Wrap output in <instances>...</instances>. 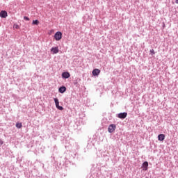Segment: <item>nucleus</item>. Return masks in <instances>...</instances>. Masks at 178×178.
Here are the masks:
<instances>
[{
    "label": "nucleus",
    "instance_id": "nucleus-1",
    "mask_svg": "<svg viewBox=\"0 0 178 178\" xmlns=\"http://www.w3.org/2000/svg\"><path fill=\"white\" fill-rule=\"evenodd\" d=\"M54 39L56 40V41H60V40H62V32L57 31L54 34Z\"/></svg>",
    "mask_w": 178,
    "mask_h": 178
},
{
    "label": "nucleus",
    "instance_id": "nucleus-2",
    "mask_svg": "<svg viewBox=\"0 0 178 178\" xmlns=\"http://www.w3.org/2000/svg\"><path fill=\"white\" fill-rule=\"evenodd\" d=\"M116 130V124H111L108 127V133H113Z\"/></svg>",
    "mask_w": 178,
    "mask_h": 178
},
{
    "label": "nucleus",
    "instance_id": "nucleus-3",
    "mask_svg": "<svg viewBox=\"0 0 178 178\" xmlns=\"http://www.w3.org/2000/svg\"><path fill=\"white\" fill-rule=\"evenodd\" d=\"M54 102L56 104V107L58 111H63V106H59V99L58 98H54Z\"/></svg>",
    "mask_w": 178,
    "mask_h": 178
},
{
    "label": "nucleus",
    "instance_id": "nucleus-4",
    "mask_svg": "<svg viewBox=\"0 0 178 178\" xmlns=\"http://www.w3.org/2000/svg\"><path fill=\"white\" fill-rule=\"evenodd\" d=\"M118 118H119V119H126V118H127V113H120L118 114Z\"/></svg>",
    "mask_w": 178,
    "mask_h": 178
},
{
    "label": "nucleus",
    "instance_id": "nucleus-5",
    "mask_svg": "<svg viewBox=\"0 0 178 178\" xmlns=\"http://www.w3.org/2000/svg\"><path fill=\"white\" fill-rule=\"evenodd\" d=\"M8 16V12H6V10H1L0 12V17H1V19H6Z\"/></svg>",
    "mask_w": 178,
    "mask_h": 178
},
{
    "label": "nucleus",
    "instance_id": "nucleus-6",
    "mask_svg": "<svg viewBox=\"0 0 178 178\" xmlns=\"http://www.w3.org/2000/svg\"><path fill=\"white\" fill-rule=\"evenodd\" d=\"M142 169L144 172L148 170V161H144L142 164Z\"/></svg>",
    "mask_w": 178,
    "mask_h": 178
},
{
    "label": "nucleus",
    "instance_id": "nucleus-7",
    "mask_svg": "<svg viewBox=\"0 0 178 178\" xmlns=\"http://www.w3.org/2000/svg\"><path fill=\"white\" fill-rule=\"evenodd\" d=\"M62 79H69L70 77V73L69 72H63L61 74Z\"/></svg>",
    "mask_w": 178,
    "mask_h": 178
},
{
    "label": "nucleus",
    "instance_id": "nucleus-8",
    "mask_svg": "<svg viewBox=\"0 0 178 178\" xmlns=\"http://www.w3.org/2000/svg\"><path fill=\"white\" fill-rule=\"evenodd\" d=\"M101 73V70L99 69H94L92 72V76H99V74Z\"/></svg>",
    "mask_w": 178,
    "mask_h": 178
},
{
    "label": "nucleus",
    "instance_id": "nucleus-9",
    "mask_svg": "<svg viewBox=\"0 0 178 178\" xmlns=\"http://www.w3.org/2000/svg\"><path fill=\"white\" fill-rule=\"evenodd\" d=\"M66 86H60L59 88H58V92H60V94H64V92H66Z\"/></svg>",
    "mask_w": 178,
    "mask_h": 178
},
{
    "label": "nucleus",
    "instance_id": "nucleus-10",
    "mask_svg": "<svg viewBox=\"0 0 178 178\" xmlns=\"http://www.w3.org/2000/svg\"><path fill=\"white\" fill-rule=\"evenodd\" d=\"M51 51L53 52V54H58L59 52V49L58 47H52Z\"/></svg>",
    "mask_w": 178,
    "mask_h": 178
},
{
    "label": "nucleus",
    "instance_id": "nucleus-11",
    "mask_svg": "<svg viewBox=\"0 0 178 178\" xmlns=\"http://www.w3.org/2000/svg\"><path fill=\"white\" fill-rule=\"evenodd\" d=\"M158 140L159 141H163L165 140V134H159Z\"/></svg>",
    "mask_w": 178,
    "mask_h": 178
},
{
    "label": "nucleus",
    "instance_id": "nucleus-12",
    "mask_svg": "<svg viewBox=\"0 0 178 178\" xmlns=\"http://www.w3.org/2000/svg\"><path fill=\"white\" fill-rule=\"evenodd\" d=\"M32 24H34L35 26H38V24H40V21H38V19L33 20L32 22Z\"/></svg>",
    "mask_w": 178,
    "mask_h": 178
},
{
    "label": "nucleus",
    "instance_id": "nucleus-13",
    "mask_svg": "<svg viewBox=\"0 0 178 178\" xmlns=\"http://www.w3.org/2000/svg\"><path fill=\"white\" fill-rule=\"evenodd\" d=\"M15 126H16L17 129H22V122H17Z\"/></svg>",
    "mask_w": 178,
    "mask_h": 178
},
{
    "label": "nucleus",
    "instance_id": "nucleus-14",
    "mask_svg": "<svg viewBox=\"0 0 178 178\" xmlns=\"http://www.w3.org/2000/svg\"><path fill=\"white\" fill-rule=\"evenodd\" d=\"M24 20H26V22H29L30 20V18H29V17L24 16Z\"/></svg>",
    "mask_w": 178,
    "mask_h": 178
},
{
    "label": "nucleus",
    "instance_id": "nucleus-15",
    "mask_svg": "<svg viewBox=\"0 0 178 178\" xmlns=\"http://www.w3.org/2000/svg\"><path fill=\"white\" fill-rule=\"evenodd\" d=\"M149 52L152 54V55H155V51L154 49H151Z\"/></svg>",
    "mask_w": 178,
    "mask_h": 178
},
{
    "label": "nucleus",
    "instance_id": "nucleus-16",
    "mask_svg": "<svg viewBox=\"0 0 178 178\" xmlns=\"http://www.w3.org/2000/svg\"><path fill=\"white\" fill-rule=\"evenodd\" d=\"M77 84H79V82H77V81H75L74 82V86H76V87H77Z\"/></svg>",
    "mask_w": 178,
    "mask_h": 178
},
{
    "label": "nucleus",
    "instance_id": "nucleus-17",
    "mask_svg": "<svg viewBox=\"0 0 178 178\" xmlns=\"http://www.w3.org/2000/svg\"><path fill=\"white\" fill-rule=\"evenodd\" d=\"M15 29H19V25H16Z\"/></svg>",
    "mask_w": 178,
    "mask_h": 178
},
{
    "label": "nucleus",
    "instance_id": "nucleus-18",
    "mask_svg": "<svg viewBox=\"0 0 178 178\" xmlns=\"http://www.w3.org/2000/svg\"><path fill=\"white\" fill-rule=\"evenodd\" d=\"M164 27H166V26L165 25V24H163V29H164Z\"/></svg>",
    "mask_w": 178,
    "mask_h": 178
},
{
    "label": "nucleus",
    "instance_id": "nucleus-19",
    "mask_svg": "<svg viewBox=\"0 0 178 178\" xmlns=\"http://www.w3.org/2000/svg\"><path fill=\"white\" fill-rule=\"evenodd\" d=\"M175 3L178 4V0H175Z\"/></svg>",
    "mask_w": 178,
    "mask_h": 178
},
{
    "label": "nucleus",
    "instance_id": "nucleus-20",
    "mask_svg": "<svg viewBox=\"0 0 178 178\" xmlns=\"http://www.w3.org/2000/svg\"><path fill=\"white\" fill-rule=\"evenodd\" d=\"M2 144H3V143L1 142V145H2Z\"/></svg>",
    "mask_w": 178,
    "mask_h": 178
}]
</instances>
